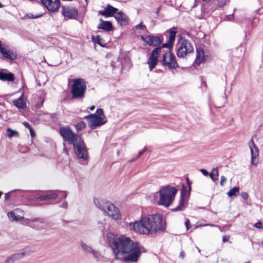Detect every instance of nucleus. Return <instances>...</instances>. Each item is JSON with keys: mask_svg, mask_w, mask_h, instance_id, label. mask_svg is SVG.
Masks as SVG:
<instances>
[{"mask_svg": "<svg viewBox=\"0 0 263 263\" xmlns=\"http://www.w3.org/2000/svg\"><path fill=\"white\" fill-rule=\"evenodd\" d=\"M111 247L116 255L119 254L126 255L124 257L126 262H136L143 251L137 242H134L128 237L122 236L115 239L111 245Z\"/></svg>", "mask_w": 263, "mask_h": 263, "instance_id": "obj_1", "label": "nucleus"}, {"mask_svg": "<svg viewBox=\"0 0 263 263\" xmlns=\"http://www.w3.org/2000/svg\"><path fill=\"white\" fill-rule=\"evenodd\" d=\"M129 228L136 233L146 235L155 234L165 229L162 218L159 214L142 217L139 221L130 223Z\"/></svg>", "mask_w": 263, "mask_h": 263, "instance_id": "obj_2", "label": "nucleus"}, {"mask_svg": "<svg viewBox=\"0 0 263 263\" xmlns=\"http://www.w3.org/2000/svg\"><path fill=\"white\" fill-rule=\"evenodd\" d=\"M177 190L173 186L167 185L163 187L159 191V199L158 204L165 207L170 206L174 200Z\"/></svg>", "mask_w": 263, "mask_h": 263, "instance_id": "obj_3", "label": "nucleus"}, {"mask_svg": "<svg viewBox=\"0 0 263 263\" xmlns=\"http://www.w3.org/2000/svg\"><path fill=\"white\" fill-rule=\"evenodd\" d=\"M94 202L99 209L107 213L113 219L118 220L121 218V214L118 208L110 202L103 199H96Z\"/></svg>", "mask_w": 263, "mask_h": 263, "instance_id": "obj_4", "label": "nucleus"}, {"mask_svg": "<svg viewBox=\"0 0 263 263\" xmlns=\"http://www.w3.org/2000/svg\"><path fill=\"white\" fill-rule=\"evenodd\" d=\"M84 118L87 119L88 125L92 129L104 125L107 121L103 110L101 108L97 109L95 114H89Z\"/></svg>", "mask_w": 263, "mask_h": 263, "instance_id": "obj_5", "label": "nucleus"}, {"mask_svg": "<svg viewBox=\"0 0 263 263\" xmlns=\"http://www.w3.org/2000/svg\"><path fill=\"white\" fill-rule=\"evenodd\" d=\"M71 85V92L72 97L76 99H82L84 97L86 90V85L84 80L82 78L73 80Z\"/></svg>", "mask_w": 263, "mask_h": 263, "instance_id": "obj_6", "label": "nucleus"}, {"mask_svg": "<svg viewBox=\"0 0 263 263\" xmlns=\"http://www.w3.org/2000/svg\"><path fill=\"white\" fill-rule=\"evenodd\" d=\"M77 156L84 160L88 159V149L81 137H77L72 144Z\"/></svg>", "mask_w": 263, "mask_h": 263, "instance_id": "obj_7", "label": "nucleus"}, {"mask_svg": "<svg viewBox=\"0 0 263 263\" xmlns=\"http://www.w3.org/2000/svg\"><path fill=\"white\" fill-rule=\"evenodd\" d=\"M178 46L177 55L178 58H184L186 54L192 53L194 51V48L192 44L187 40L182 37L180 38Z\"/></svg>", "mask_w": 263, "mask_h": 263, "instance_id": "obj_8", "label": "nucleus"}, {"mask_svg": "<svg viewBox=\"0 0 263 263\" xmlns=\"http://www.w3.org/2000/svg\"><path fill=\"white\" fill-rule=\"evenodd\" d=\"M60 134L64 140L70 144H73L77 137H81V136L76 135L68 127H61Z\"/></svg>", "mask_w": 263, "mask_h": 263, "instance_id": "obj_9", "label": "nucleus"}, {"mask_svg": "<svg viewBox=\"0 0 263 263\" xmlns=\"http://www.w3.org/2000/svg\"><path fill=\"white\" fill-rule=\"evenodd\" d=\"M161 63L169 69H175L179 66L175 57L170 51L163 53Z\"/></svg>", "mask_w": 263, "mask_h": 263, "instance_id": "obj_10", "label": "nucleus"}, {"mask_svg": "<svg viewBox=\"0 0 263 263\" xmlns=\"http://www.w3.org/2000/svg\"><path fill=\"white\" fill-rule=\"evenodd\" d=\"M161 49L162 47H157L152 52L147 61L150 71H152L157 64L158 56L161 53Z\"/></svg>", "mask_w": 263, "mask_h": 263, "instance_id": "obj_11", "label": "nucleus"}, {"mask_svg": "<svg viewBox=\"0 0 263 263\" xmlns=\"http://www.w3.org/2000/svg\"><path fill=\"white\" fill-rule=\"evenodd\" d=\"M0 53L3 56L10 60H15L16 55L12 50L9 49V46L0 41Z\"/></svg>", "mask_w": 263, "mask_h": 263, "instance_id": "obj_12", "label": "nucleus"}, {"mask_svg": "<svg viewBox=\"0 0 263 263\" xmlns=\"http://www.w3.org/2000/svg\"><path fill=\"white\" fill-rule=\"evenodd\" d=\"M62 9V14L64 16L65 19H75L78 16V11L74 7L63 6Z\"/></svg>", "mask_w": 263, "mask_h": 263, "instance_id": "obj_13", "label": "nucleus"}, {"mask_svg": "<svg viewBox=\"0 0 263 263\" xmlns=\"http://www.w3.org/2000/svg\"><path fill=\"white\" fill-rule=\"evenodd\" d=\"M141 37L146 44L149 46H158L162 43V40L159 36L147 35L141 36Z\"/></svg>", "mask_w": 263, "mask_h": 263, "instance_id": "obj_14", "label": "nucleus"}, {"mask_svg": "<svg viewBox=\"0 0 263 263\" xmlns=\"http://www.w3.org/2000/svg\"><path fill=\"white\" fill-rule=\"evenodd\" d=\"M48 226V223L44 218H33L31 228L37 230H41L46 229Z\"/></svg>", "mask_w": 263, "mask_h": 263, "instance_id": "obj_15", "label": "nucleus"}, {"mask_svg": "<svg viewBox=\"0 0 263 263\" xmlns=\"http://www.w3.org/2000/svg\"><path fill=\"white\" fill-rule=\"evenodd\" d=\"M42 4L51 12H54L60 7L59 0H41Z\"/></svg>", "mask_w": 263, "mask_h": 263, "instance_id": "obj_16", "label": "nucleus"}, {"mask_svg": "<svg viewBox=\"0 0 263 263\" xmlns=\"http://www.w3.org/2000/svg\"><path fill=\"white\" fill-rule=\"evenodd\" d=\"M249 147L251 151V163L252 165L256 166L257 162L254 161L259 155V150L257 146L254 143L253 138H252L249 143Z\"/></svg>", "mask_w": 263, "mask_h": 263, "instance_id": "obj_17", "label": "nucleus"}, {"mask_svg": "<svg viewBox=\"0 0 263 263\" xmlns=\"http://www.w3.org/2000/svg\"><path fill=\"white\" fill-rule=\"evenodd\" d=\"M118 9L110 5L107 4L104 10H101L98 12L99 15L104 16L105 17L115 16Z\"/></svg>", "mask_w": 263, "mask_h": 263, "instance_id": "obj_18", "label": "nucleus"}, {"mask_svg": "<svg viewBox=\"0 0 263 263\" xmlns=\"http://www.w3.org/2000/svg\"><path fill=\"white\" fill-rule=\"evenodd\" d=\"M205 61L204 53L203 49L197 48L196 49V57L195 61L194 63V66L197 67L202 63L204 62Z\"/></svg>", "mask_w": 263, "mask_h": 263, "instance_id": "obj_19", "label": "nucleus"}, {"mask_svg": "<svg viewBox=\"0 0 263 263\" xmlns=\"http://www.w3.org/2000/svg\"><path fill=\"white\" fill-rule=\"evenodd\" d=\"M59 196H60V195L58 194V191L56 190L49 192L44 195H40L37 197V199L41 201H43L46 200L55 199L57 198Z\"/></svg>", "mask_w": 263, "mask_h": 263, "instance_id": "obj_20", "label": "nucleus"}, {"mask_svg": "<svg viewBox=\"0 0 263 263\" xmlns=\"http://www.w3.org/2000/svg\"><path fill=\"white\" fill-rule=\"evenodd\" d=\"M100 23L97 27L98 29H102L107 32L113 30L114 28L110 22L104 21L102 18L100 19Z\"/></svg>", "mask_w": 263, "mask_h": 263, "instance_id": "obj_21", "label": "nucleus"}, {"mask_svg": "<svg viewBox=\"0 0 263 263\" xmlns=\"http://www.w3.org/2000/svg\"><path fill=\"white\" fill-rule=\"evenodd\" d=\"M80 246L86 253L91 254L93 256L96 258H99L100 257V254L99 252L96 251H95L91 247L83 242H81Z\"/></svg>", "mask_w": 263, "mask_h": 263, "instance_id": "obj_22", "label": "nucleus"}, {"mask_svg": "<svg viewBox=\"0 0 263 263\" xmlns=\"http://www.w3.org/2000/svg\"><path fill=\"white\" fill-rule=\"evenodd\" d=\"M184 192H186V190L185 189V187L183 186V187L181 190V198L179 201V205L173 210L174 211H182L185 208L186 205V201H185V199L183 197Z\"/></svg>", "mask_w": 263, "mask_h": 263, "instance_id": "obj_23", "label": "nucleus"}, {"mask_svg": "<svg viewBox=\"0 0 263 263\" xmlns=\"http://www.w3.org/2000/svg\"><path fill=\"white\" fill-rule=\"evenodd\" d=\"M114 17L121 26L126 25L128 24V17L121 11L117 12Z\"/></svg>", "mask_w": 263, "mask_h": 263, "instance_id": "obj_24", "label": "nucleus"}, {"mask_svg": "<svg viewBox=\"0 0 263 263\" xmlns=\"http://www.w3.org/2000/svg\"><path fill=\"white\" fill-rule=\"evenodd\" d=\"M26 254H29V253H26L25 252H23L21 253H17L14 254L12 255L7 257L5 260V262L13 263L15 261L21 259L24 255Z\"/></svg>", "mask_w": 263, "mask_h": 263, "instance_id": "obj_25", "label": "nucleus"}, {"mask_svg": "<svg viewBox=\"0 0 263 263\" xmlns=\"http://www.w3.org/2000/svg\"><path fill=\"white\" fill-rule=\"evenodd\" d=\"M13 103V105L18 108H25L26 107V103L24 101L23 95H22L17 100H14Z\"/></svg>", "mask_w": 263, "mask_h": 263, "instance_id": "obj_26", "label": "nucleus"}, {"mask_svg": "<svg viewBox=\"0 0 263 263\" xmlns=\"http://www.w3.org/2000/svg\"><path fill=\"white\" fill-rule=\"evenodd\" d=\"M14 79V74L12 73H5L0 72V80L2 81H13Z\"/></svg>", "mask_w": 263, "mask_h": 263, "instance_id": "obj_27", "label": "nucleus"}, {"mask_svg": "<svg viewBox=\"0 0 263 263\" xmlns=\"http://www.w3.org/2000/svg\"><path fill=\"white\" fill-rule=\"evenodd\" d=\"M91 40L93 42L95 43H97L101 47H105L106 46V43L105 41L102 39L100 36L98 35L97 36H92Z\"/></svg>", "mask_w": 263, "mask_h": 263, "instance_id": "obj_28", "label": "nucleus"}, {"mask_svg": "<svg viewBox=\"0 0 263 263\" xmlns=\"http://www.w3.org/2000/svg\"><path fill=\"white\" fill-rule=\"evenodd\" d=\"M7 216L10 220L11 221H18L20 220H22L20 218L17 217V215L13 211L8 212L7 213Z\"/></svg>", "mask_w": 263, "mask_h": 263, "instance_id": "obj_29", "label": "nucleus"}, {"mask_svg": "<svg viewBox=\"0 0 263 263\" xmlns=\"http://www.w3.org/2000/svg\"><path fill=\"white\" fill-rule=\"evenodd\" d=\"M239 188L238 187L235 186L227 193V195L229 197H232L233 196H237L239 194Z\"/></svg>", "mask_w": 263, "mask_h": 263, "instance_id": "obj_30", "label": "nucleus"}, {"mask_svg": "<svg viewBox=\"0 0 263 263\" xmlns=\"http://www.w3.org/2000/svg\"><path fill=\"white\" fill-rule=\"evenodd\" d=\"M210 176L211 178L214 181L218 179V168L217 167L213 169L212 173L210 174Z\"/></svg>", "mask_w": 263, "mask_h": 263, "instance_id": "obj_31", "label": "nucleus"}, {"mask_svg": "<svg viewBox=\"0 0 263 263\" xmlns=\"http://www.w3.org/2000/svg\"><path fill=\"white\" fill-rule=\"evenodd\" d=\"M168 31L170 33V35L168 41L170 42L171 43L174 44L176 34V31L172 29L169 30Z\"/></svg>", "mask_w": 263, "mask_h": 263, "instance_id": "obj_32", "label": "nucleus"}, {"mask_svg": "<svg viewBox=\"0 0 263 263\" xmlns=\"http://www.w3.org/2000/svg\"><path fill=\"white\" fill-rule=\"evenodd\" d=\"M33 218H31L30 219L28 218H23L22 220L23 221H22V224L24 226H27L31 228V225L32 223Z\"/></svg>", "mask_w": 263, "mask_h": 263, "instance_id": "obj_33", "label": "nucleus"}, {"mask_svg": "<svg viewBox=\"0 0 263 263\" xmlns=\"http://www.w3.org/2000/svg\"><path fill=\"white\" fill-rule=\"evenodd\" d=\"M7 135L9 138H11L13 136H18V133L16 130H14L8 128L7 129Z\"/></svg>", "mask_w": 263, "mask_h": 263, "instance_id": "obj_34", "label": "nucleus"}, {"mask_svg": "<svg viewBox=\"0 0 263 263\" xmlns=\"http://www.w3.org/2000/svg\"><path fill=\"white\" fill-rule=\"evenodd\" d=\"M13 211L17 215L18 218H20L21 219L24 218V212L23 210L20 209H16Z\"/></svg>", "mask_w": 263, "mask_h": 263, "instance_id": "obj_35", "label": "nucleus"}, {"mask_svg": "<svg viewBox=\"0 0 263 263\" xmlns=\"http://www.w3.org/2000/svg\"><path fill=\"white\" fill-rule=\"evenodd\" d=\"M86 127V123L83 121L79 122L75 125V127L78 131L81 130Z\"/></svg>", "mask_w": 263, "mask_h": 263, "instance_id": "obj_36", "label": "nucleus"}, {"mask_svg": "<svg viewBox=\"0 0 263 263\" xmlns=\"http://www.w3.org/2000/svg\"><path fill=\"white\" fill-rule=\"evenodd\" d=\"M58 191V194L60 195V196H58L59 198L60 199H65L66 198L67 196V193L66 191H61L57 190Z\"/></svg>", "mask_w": 263, "mask_h": 263, "instance_id": "obj_37", "label": "nucleus"}, {"mask_svg": "<svg viewBox=\"0 0 263 263\" xmlns=\"http://www.w3.org/2000/svg\"><path fill=\"white\" fill-rule=\"evenodd\" d=\"M42 16V14L35 15L32 13H28L27 14V17L29 18H37L41 17Z\"/></svg>", "mask_w": 263, "mask_h": 263, "instance_id": "obj_38", "label": "nucleus"}, {"mask_svg": "<svg viewBox=\"0 0 263 263\" xmlns=\"http://www.w3.org/2000/svg\"><path fill=\"white\" fill-rule=\"evenodd\" d=\"M173 45V44L171 43L170 42L167 41L166 43L163 44L162 47L170 49L172 47Z\"/></svg>", "mask_w": 263, "mask_h": 263, "instance_id": "obj_39", "label": "nucleus"}, {"mask_svg": "<svg viewBox=\"0 0 263 263\" xmlns=\"http://www.w3.org/2000/svg\"><path fill=\"white\" fill-rule=\"evenodd\" d=\"M145 26L143 25V23L141 22L139 24L135 26V28L136 29H142L143 30L144 28H145Z\"/></svg>", "mask_w": 263, "mask_h": 263, "instance_id": "obj_40", "label": "nucleus"}, {"mask_svg": "<svg viewBox=\"0 0 263 263\" xmlns=\"http://www.w3.org/2000/svg\"><path fill=\"white\" fill-rule=\"evenodd\" d=\"M146 150H147L146 147H144V148L141 151L139 152L137 157L136 159H135L134 160H135L137 159H138V158H139L140 157H141L145 153V152Z\"/></svg>", "mask_w": 263, "mask_h": 263, "instance_id": "obj_41", "label": "nucleus"}, {"mask_svg": "<svg viewBox=\"0 0 263 263\" xmlns=\"http://www.w3.org/2000/svg\"><path fill=\"white\" fill-rule=\"evenodd\" d=\"M227 179L224 176H222L220 177V185L221 186L223 185L224 183L226 181Z\"/></svg>", "mask_w": 263, "mask_h": 263, "instance_id": "obj_42", "label": "nucleus"}, {"mask_svg": "<svg viewBox=\"0 0 263 263\" xmlns=\"http://www.w3.org/2000/svg\"><path fill=\"white\" fill-rule=\"evenodd\" d=\"M240 195L245 200L247 199L248 198V194L246 192H241Z\"/></svg>", "mask_w": 263, "mask_h": 263, "instance_id": "obj_43", "label": "nucleus"}, {"mask_svg": "<svg viewBox=\"0 0 263 263\" xmlns=\"http://www.w3.org/2000/svg\"><path fill=\"white\" fill-rule=\"evenodd\" d=\"M68 206V203L67 202L65 201H64L61 205H60V208H62L64 209H67Z\"/></svg>", "mask_w": 263, "mask_h": 263, "instance_id": "obj_44", "label": "nucleus"}, {"mask_svg": "<svg viewBox=\"0 0 263 263\" xmlns=\"http://www.w3.org/2000/svg\"><path fill=\"white\" fill-rule=\"evenodd\" d=\"M185 225L186 229L187 230H189L190 228H191V227H190V222L189 219H187L185 221Z\"/></svg>", "mask_w": 263, "mask_h": 263, "instance_id": "obj_45", "label": "nucleus"}, {"mask_svg": "<svg viewBox=\"0 0 263 263\" xmlns=\"http://www.w3.org/2000/svg\"><path fill=\"white\" fill-rule=\"evenodd\" d=\"M23 125L25 127L28 128L29 129L32 128L31 125L28 122H24L23 123Z\"/></svg>", "mask_w": 263, "mask_h": 263, "instance_id": "obj_46", "label": "nucleus"}, {"mask_svg": "<svg viewBox=\"0 0 263 263\" xmlns=\"http://www.w3.org/2000/svg\"><path fill=\"white\" fill-rule=\"evenodd\" d=\"M200 172L202 173V174L205 176H206L209 175V173L207 172L206 170H205V169L204 168H201L200 170Z\"/></svg>", "mask_w": 263, "mask_h": 263, "instance_id": "obj_47", "label": "nucleus"}, {"mask_svg": "<svg viewBox=\"0 0 263 263\" xmlns=\"http://www.w3.org/2000/svg\"><path fill=\"white\" fill-rule=\"evenodd\" d=\"M29 132H30V136L31 137H34L35 135V133L34 132V130L32 128V127L30 129H29Z\"/></svg>", "mask_w": 263, "mask_h": 263, "instance_id": "obj_48", "label": "nucleus"}, {"mask_svg": "<svg viewBox=\"0 0 263 263\" xmlns=\"http://www.w3.org/2000/svg\"><path fill=\"white\" fill-rule=\"evenodd\" d=\"M233 18H234L233 15L231 14V15H229L227 16L226 20L227 21H232L233 19Z\"/></svg>", "mask_w": 263, "mask_h": 263, "instance_id": "obj_49", "label": "nucleus"}, {"mask_svg": "<svg viewBox=\"0 0 263 263\" xmlns=\"http://www.w3.org/2000/svg\"><path fill=\"white\" fill-rule=\"evenodd\" d=\"M262 226V223L260 222H257L254 224V227L257 228H261Z\"/></svg>", "mask_w": 263, "mask_h": 263, "instance_id": "obj_50", "label": "nucleus"}, {"mask_svg": "<svg viewBox=\"0 0 263 263\" xmlns=\"http://www.w3.org/2000/svg\"><path fill=\"white\" fill-rule=\"evenodd\" d=\"M185 252L184 251H181L180 253L179 256L182 259H183L184 258V257H185Z\"/></svg>", "mask_w": 263, "mask_h": 263, "instance_id": "obj_51", "label": "nucleus"}, {"mask_svg": "<svg viewBox=\"0 0 263 263\" xmlns=\"http://www.w3.org/2000/svg\"><path fill=\"white\" fill-rule=\"evenodd\" d=\"M43 103H44V100H42L40 103H37L36 104V107L38 108H40L43 105Z\"/></svg>", "mask_w": 263, "mask_h": 263, "instance_id": "obj_52", "label": "nucleus"}, {"mask_svg": "<svg viewBox=\"0 0 263 263\" xmlns=\"http://www.w3.org/2000/svg\"><path fill=\"white\" fill-rule=\"evenodd\" d=\"M229 239V237L228 236H224L222 238V241L223 242H226V241H228Z\"/></svg>", "mask_w": 263, "mask_h": 263, "instance_id": "obj_53", "label": "nucleus"}, {"mask_svg": "<svg viewBox=\"0 0 263 263\" xmlns=\"http://www.w3.org/2000/svg\"><path fill=\"white\" fill-rule=\"evenodd\" d=\"M10 192L7 193L5 194V199L6 200H8L9 199V198L10 197Z\"/></svg>", "mask_w": 263, "mask_h": 263, "instance_id": "obj_54", "label": "nucleus"}, {"mask_svg": "<svg viewBox=\"0 0 263 263\" xmlns=\"http://www.w3.org/2000/svg\"><path fill=\"white\" fill-rule=\"evenodd\" d=\"M95 106H94V105H92L89 107V109L90 110H93L95 109Z\"/></svg>", "mask_w": 263, "mask_h": 263, "instance_id": "obj_55", "label": "nucleus"}, {"mask_svg": "<svg viewBox=\"0 0 263 263\" xmlns=\"http://www.w3.org/2000/svg\"><path fill=\"white\" fill-rule=\"evenodd\" d=\"M160 9H161L160 7H158V8H157V12H156L157 14H158V13H159V11H160Z\"/></svg>", "mask_w": 263, "mask_h": 263, "instance_id": "obj_56", "label": "nucleus"}, {"mask_svg": "<svg viewBox=\"0 0 263 263\" xmlns=\"http://www.w3.org/2000/svg\"><path fill=\"white\" fill-rule=\"evenodd\" d=\"M204 2L206 3H208L209 2H210V1L211 0H202Z\"/></svg>", "mask_w": 263, "mask_h": 263, "instance_id": "obj_57", "label": "nucleus"}, {"mask_svg": "<svg viewBox=\"0 0 263 263\" xmlns=\"http://www.w3.org/2000/svg\"><path fill=\"white\" fill-rule=\"evenodd\" d=\"M103 222H104V220L102 221L101 222L99 221L98 223L103 225L104 224Z\"/></svg>", "mask_w": 263, "mask_h": 263, "instance_id": "obj_58", "label": "nucleus"}, {"mask_svg": "<svg viewBox=\"0 0 263 263\" xmlns=\"http://www.w3.org/2000/svg\"><path fill=\"white\" fill-rule=\"evenodd\" d=\"M3 5L2 4V3L0 2V8L3 7Z\"/></svg>", "mask_w": 263, "mask_h": 263, "instance_id": "obj_59", "label": "nucleus"}, {"mask_svg": "<svg viewBox=\"0 0 263 263\" xmlns=\"http://www.w3.org/2000/svg\"><path fill=\"white\" fill-rule=\"evenodd\" d=\"M198 251L199 253H200V249H198Z\"/></svg>", "mask_w": 263, "mask_h": 263, "instance_id": "obj_60", "label": "nucleus"}, {"mask_svg": "<svg viewBox=\"0 0 263 263\" xmlns=\"http://www.w3.org/2000/svg\"><path fill=\"white\" fill-rule=\"evenodd\" d=\"M210 226H215V225H214V224H211Z\"/></svg>", "mask_w": 263, "mask_h": 263, "instance_id": "obj_61", "label": "nucleus"}]
</instances>
